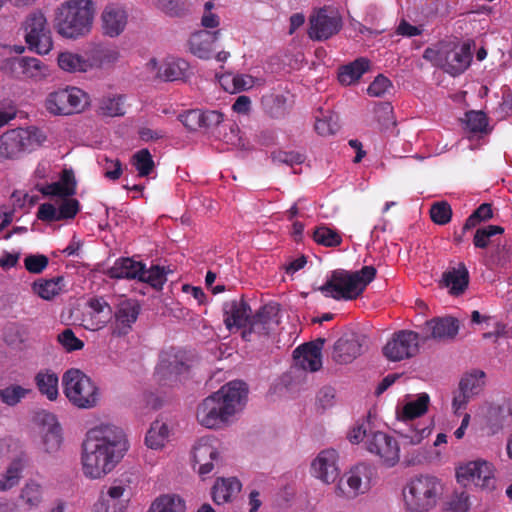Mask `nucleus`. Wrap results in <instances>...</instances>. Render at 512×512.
I'll use <instances>...</instances> for the list:
<instances>
[{
  "instance_id": "f257e3e1",
  "label": "nucleus",
  "mask_w": 512,
  "mask_h": 512,
  "mask_svg": "<svg viewBox=\"0 0 512 512\" xmlns=\"http://www.w3.org/2000/svg\"><path fill=\"white\" fill-rule=\"evenodd\" d=\"M127 449V440L121 428L106 424L91 429L82 445L84 475L91 479L107 475Z\"/></svg>"
},
{
  "instance_id": "f03ea898",
  "label": "nucleus",
  "mask_w": 512,
  "mask_h": 512,
  "mask_svg": "<svg viewBox=\"0 0 512 512\" xmlns=\"http://www.w3.org/2000/svg\"><path fill=\"white\" fill-rule=\"evenodd\" d=\"M248 395L245 382L231 381L206 397L197 407L198 423L208 429H220L242 410Z\"/></svg>"
},
{
  "instance_id": "7ed1b4c3",
  "label": "nucleus",
  "mask_w": 512,
  "mask_h": 512,
  "mask_svg": "<svg viewBox=\"0 0 512 512\" xmlns=\"http://www.w3.org/2000/svg\"><path fill=\"white\" fill-rule=\"evenodd\" d=\"M94 13L92 0H68L57 9L55 29L67 39L85 37L92 30Z\"/></svg>"
},
{
  "instance_id": "20e7f679",
  "label": "nucleus",
  "mask_w": 512,
  "mask_h": 512,
  "mask_svg": "<svg viewBox=\"0 0 512 512\" xmlns=\"http://www.w3.org/2000/svg\"><path fill=\"white\" fill-rule=\"evenodd\" d=\"M376 273L377 270L372 265L363 266L359 271L354 272L336 269L331 272L319 290L325 297L335 300H354L374 280Z\"/></svg>"
},
{
  "instance_id": "39448f33",
  "label": "nucleus",
  "mask_w": 512,
  "mask_h": 512,
  "mask_svg": "<svg viewBox=\"0 0 512 512\" xmlns=\"http://www.w3.org/2000/svg\"><path fill=\"white\" fill-rule=\"evenodd\" d=\"M443 490L441 480L435 476H414L402 489L404 507L409 512H428L436 507Z\"/></svg>"
},
{
  "instance_id": "423d86ee",
  "label": "nucleus",
  "mask_w": 512,
  "mask_h": 512,
  "mask_svg": "<svg viewBox=\"0 0 512 512\" xmlns=\"http://www.w3.org/2000/svg\"><path fill=\"white\" fill-rule=\"evenodd\" d=\"M63 392L76 407L90 409L99 400V391L95 383L81 370L71 368L62 376Z\"/></svg>"
},
{
  "instance_id": "0eeeda50",
  "label": "nucleus",
  "mask_w": 512,
  "mask_h": 512,
  "mask_svg": "<svg viewBox=\"0 0 512 512\" xmlns=\"http://www.w3.org/2000/svg\"><path fill=\"white\" fill-rule=\"evenodd\" d=\"M45 137L36 128H16L0 136V160L18 159L24 153L39 146Z\"/></svg>"
},
{
  "instance_id": "6e6552de",
  "label": "nucleus",
  "mask_w": 512,
  "mask_h": 512,
  "mask_svg": "<svg viewBox=\"0 0 512 512\" xmlns=\"http://www.w3.org/2000/svg\"><path fill=\"white\" fill-rule=\"evenodd\" d=\"M87 93L77 87H67L50 93L45 101L46 109L54 115H70L81 112L88 105Z\"/></svg>"
},
{
  "instance_id": "1a4fd4ad",
  "label": "nucleus",
  "mask_w": 512,
  "mask_h": 512,
  "mask_svg": "<svg viewBox=\"0 0 512 512\" xmlns=\"http://www.w3.org/2000/svg\"><path fill=\"white\" fill-rule=\"evenodd\" d=\"M25 30V41L30 50L38 54H48L53 41L51 31L47 26V20L43 13L37 11L31 13L23 24Z\"/></svg>"
},
{
  "instance_id": "9d476101",
  "label": "nucleus",
  "mask_w": 512,
  "mask_h": 512,
  "mask_svg": "<svg viewBox=\"0 0 512 512\" xmlns=\"http://www.w3.org/2000/svg\"><path fill=\"white\" fill-rule=\"evenodd\" d=\"M456 478L464 485L472 483L485 490L495 488L494 468L488 461L478 459L459 466L456 470Z\"/></svg>"
},
{
  "instance_id": "9b49d317",
  "label": "nucleus",
  "mask_w": 512,
  "mask_h": 512,
  "mask_svg": "<svg viewBox=\"0 0 512 512\" xmlns=\"http://www.w3.org/2000/svg\"><path fill=\"white\" fill-rule=\"evenodd\" d=\"M419 350V334L411 330H400L383 347L384 356L393 362L408 359Z\"/></svg>"
},
{
  "instance_id": "f8f14e48",
  "label": "nucleus",
  "mask_w": 512,
  "mask_h": 512,
  "mask_svg": "<svg viewBox=\"0 0 512 512\" xmlns=\"http://www.w3.org/2000/svg\"><path fill=\"white\" fill-rule=\"evenodd\" d=\"M4 73L17 79H41L46 76L47 68L38 58L14 57L6 59L1 67Z\"/></svg>"
},
{
  "instance_id": "ddd939ff",
  "label": "nucleus",
  "mask_w": 512,
  "mask_h": 512,
  "mask_svg": "<svg viewBox=\"0 0 512 512\" xmlns=\"http://www.w3.org/2000/svg\"><path fill=\"white\" fill-rule=\"evenodd\" d=\"M366 448L377 455L387 467L395 466L400 459V448L397 441L386 433L372 432L366 440Z\"/></svg>"
},
{
  "instance_id": "4468645a",
  "label": "nucleus",
  "mask_w": 512,
  "mask_h": 512,
  "mask_svg": "<svg viewBox=\"0 0 512 512\" xmlns=\"http://www.w3.org/2000/svg\"><path fill=\"white\" fill-rule=\"evenodd\" d=\"M342 18L338 13L328 15L324 9L310 18L309 37L313 40H327L342 28Z\"/></svg>"
},
{
  "instance_id": "2eb2a0df",
  "label": "nucleus",
  "mask_w": 512,
  "mask_h": 512,
  "mask_svg": "<svg viewBox=\"0 0 512 512\" xmlns=\"http://www.w3.org/2000/svg\"><path fill=\"white\" fill-rule=\"evenodd\" d=\"M217 440L214 437H201L192 449L193 461L199 465L198 472L204 476L209 474L214 467L213 462L219 457L216 447Z\"/></svg>"
},
{
  "instance_id": "dca6fc26",
  "label": "nucleus",
  "mask_w": 512,
  "mask_h": 512,
  "mask_svg": "<svg viewBox=\"0 0 512 512\" xmlns=\"http://www.w3.org/2000/svg\"><path fill=\"white\" fill-rule=\"evenodd\" d=\"M445 71L453 76L463 73L470 65L472 53L470 45H454L451 49L440 51Z\"/></svg>"
},
{
  "instance_id": "f3484780",
  "label": "nucleus",
  "mask_w": 512,
  "mask_h": 512,
  "mask_svg": "<svg viewBox=\"0 0 512 512\" xmlns=\"http://www.w3.org/2000/svg\"><path fill=\"white\" fill-rule=\"evenodd\" d=\"M89 311L83 315V326L96 331L103 328L113 317V310L103 297H93L87 302Z\"/></svg>"
},
{
  "instance_id": "a211bd4d",
  "label": "nucleus",
  "mask_w": 512,
  "mask_h": 512,
  "mask_svg": "<svg viewBox=\"0 0 512 512\" xmlns=\"http://www.w3.org/2000/svg\"><path fill=\"white\" fill-rule=\"evenodd\" d=\"M365 337L356 333L345 334L334 345L333 358L340 364L351 363L362 354Z\"/></svg>"
},
{
  "instance_id": "6ab92c4d",
  "label": "nucleus",
  "mask_w": 512,
  "mask_h": 512,
  "mask_svg": "<svg viewBox=\"0 0 512 512\" xmlns=\"http://www.w3.org/2000/svg\"><path fill=\"white\" fill-rule=\"evenodd\" d=\"M224 323L228 330L232 328H248L251 316V307L244 297L227 301L223 305Z\"/></svg>"
},
{
  "instance_id": "aec40b11",
  "label": "nucleus",
  "mask_w": 512,
  "mask_h": 512,
  "mask_svg": "<svg viewBox=\"0 0 512 512\" xmlns=\"http://www.w3.org/2000/svg\"><path fill=\"white\" fill-rule=\"evenodd\" d=\"M338 453L334 449L321 451L311 464V470L315 477L324 483H333L339 477L337 466Z\"/></svg>"
},
{
  "instance_id": "412c9836",
  "label": "nucleus",
  "mask_w": 512,
  "mask_h": 512,
  "mask_svg": "<svg viewBox=\"0 0 512 512\" xmlns=\"http://www.w3.org/2000/svg\"><path fill=\"white\" fill-rule=\"evenodd\" d=\"M459 331V321L451 316L435 317L425 322L423 332L425 339L445 341L453 339Z\"/></svg>"
},
{
  "instance_id": "4be33fe9",
  "label": "nucleus",
  "mask_w": 512,
  "mask_h": 512,
  "mask_svg": "<svg viewBox=\"0 0 512 512\" xmlns=\"http://www.w3.org/2000/svg\"><path fill=\"white\" fill-rule=\"evenodd\" d=\"M189 366L185 361V355L181 351H165L160 356L156 367V374L160 379H171L187 373Z\"/></svg>"
},
{
  "instance_id": "5701e85b",
  "label": "nucleus",
  "mask_w": 512,
  "mask_h": 512,
  "mask_svg": "<svg viewBox=\"0 0 512 512\" xmlns=\"http://www.w3.org/2000/svg\"><path fill=\"white\" fill-rule=\"evenodd\" d=\"M128 22L126 10L118 5H107L101 14V26L103 34L111 38L119 36Z\"/></svg>"
},
{
  "instance_id": "b1692460",
  "label": "nucleus",
  "mask_w": 512,
  "mask_h": 512,
  "mask_svg": "<svg viewBox=\"0 0 512 512\" xmlns=\"http://www.w3.org/2000/svg\"><path fill=\"white\" fill-rule=\"evenodd\" d=\"M324 342V339L319 338L316 341L305 343L294 350V358L304 370L316 372L322 367L321 351Z\"/></svg>"
},
{
  "instance_id": "393cba45",
  "label": "nucleus",
  "mask_w": 512,
  "mask_h": 512,
  "mask_svg": "<svg viewBox=\"0 0 512 512\" xmlns=\"http://www.w3.org/2000/svg\"><path fill=\"white\" fill-rule=\"evenodd\" d=\"M139 313L140 306L135 300L125 299L120 301L115 312H113L115 318L114 334L119 336L128 334Z\"/></svg>"
},
{
  "instance_id": "a878e982",
  "label": "nucleus",
  "mask_w": 512,
  "mask_h": 512,
  "mask_svg": "<svg viewBox=\"0 0 512 512\" xmlns=\"http://www.w3.org/2000/svg\"><path fill=\"white\" fill-rule=\"evenodd\" d=\"M221 32L199 30L193 33L189 40V51L200 59H210L213 55V45L218 40Z\"/></svg>"
},
{
  "instance_id": "bb28decb",
  "label": "nucleus",
  "mask_w": 512,
  "mask_h": 512,
  "mask_svg": "<svg viewBox=\"0 0 512 512\" xmlns=\"http://www.w3.org/2000/svg\"><path fill=\"white\" fill-rule=\"evenodd\" d=\"M278 307L274 304L262 306L254 315L250 316L248 329L242 332V337L249 340V336L253 332L264 333L267 325L277 316Z\"/></svg>"
},
{
  "instance_id": "cd10ccee",
  "label": "nucleus",
  "mask_w": 512,
  "mask_h": 512,
  "mask_svg": "<svg viewBox=\"0 0 512 512\" xmlns=\"http://www.w3.org/2000/svg\"><path fill=\"white\" fill-rule=\"evenodd\" d=\"M444 285L450 289L452 295L464 293L469 284V272L464 263H459L442 275Z\"/></svg>"
},
{
  "instance_id": "c85d7f7f",
  "label": "nucleus",
  "mask_w": 512,
  "mask_h": 512,
  "mask_svg": "<svg viewBox=\"0 0 512 512\" xmlns=\"http://www.w3.org/2000/svg\"><path fill=\"white\" fill-rule=\"evenodd\" d=\"M368 467L364 464L356 465L346 474L345 483L348 486V489L345 490L343 487V479L338 483L336 490L337 494L340 496H345L347 498L356 497L359 493H361V485H362V476L367 477Z\"/></svg>"
},
{
  "instance_id": "c756f323",
  "label": "nucleus",
  "mask_w": 512,
  "mask_h": 512,
  "mask_svg": "<svg viewBox=\"0 0 512 512\" xmlns=\"http://www.w3.org/2000/svg\"><path fill=\"white\" fill-rule=\"evenodd\" d=\"M42 421L48 425L42 437L44 450L46 453L54 454L60 449L62 444L61 427L57 423L55 416L50 413H43Z\"/></svg>"
},
{
  "instance_id": "7c9ffc66",
  "label": "nucleus",
  "mask_w": 512,
  "mask_h": 512,
  "mask_svg": "<svg viewBox=\"0 0 512 512\" xmlns=\"http://www.w3.org/2000/svg\"><path fill=\"white\" fill-rule=\"evenodd\" d=\"M143 264L131 258H119L107 271L112 279H138L142 274Z\"/></svg>"
},
{
  "instance_id": "2f4dec72",
  "label": "nucleus",
  "mask_w": 512,
  "mask_h": 512,
  "mask_svg": "<svg viewBox=\"0 0 512 512\" xmlns=\"http://www.w3.org/2000/svg\"><path fill=\"white\" fill-rule=\"evenodd\" d=\"M241 487L235 477L218 479L212 488L213 501L218 505L230 502L241 491Z\"/></svg>"
},
{
  "instance_id": "473e14b6",
  "label": "nucleus",
  "mask_w": 512,
  "mask_h": 512,
  "mask_svg": "<svg viewBox=\"0 0 512 512\" xmlns=\"http://www.w3.org/2000/svg\"><path fill=\"white\" fill-rule=\"evenodd\" d=\"M41 192L44 195L58 196L63 199L76 193V182L72 171L64 170L60 181L46 185Z\"/></svg>"
},
{
  "instance_id": "72a5a7b5",
  "label": "nucleus",
  "mask_w": 512,
  "mask_h": 512,
  "mask_svg": "<svg viewBox=\"0 0 512 512\" xmlns=\"http://www.w3.org/2000/svg\"><path fill=\"white\" fill-rule=\"evenodd\" d=\"M189 70V63L184 59L166 60L158 69V78L164 81H179L186 78Z\"/></svg>"
},
{
  "instance_id": "f704fd0d",
  "label": "nucleus",
  "mask_w": 512,
  "mask_h": 512,
  "mask_svg": "<svg viewBox=\"0 0 512 512\" xmlns=\"http://www.w3.org/2000/svg\"><path fill=\"white\" fill-rule=\"evenodd\" d=\"M430 397L427 393H420L417 399L407 402L401 412H397V419L401 422L408 423L416 418L424 415L428 410Z\"/></svg>"
},
{
  "instance_id": "c9c22d12",
  "label": "nucleus",
  "mask_w": 512,
  "mask_h": 512,
  "mask_svg": "<svg viewBox=\"0 0 512 512\" xmlns=\"http://www.w3.org/2000/svg\"><path fill=\"white\" fill-rule=\"evenodd\" d=\"M58 382L59 379L57 374L49 369L40 370L35 375V384L37 389L50 401L56 400L59 395Z\"/></svg>"
},
{
  "instance_id": "e433bc0d",
  "label": "nucleus",
  "mask_w": 512,
  "mask_h": 512,
  "mask_svg": "<svg viewBox=\"0 0 512 512\" xmlns=\"http://www.w3.org/2000/svg\"><path fill=\"white\" fill-rule=\"evenodd\" d=\"M370 62L366 58H358L339 69L338 80L341 84L350 85L361 78L369 69Z\"/></svg>"
},
{
  "instance_id": "4c0bfd02",
  "label": "nucleus",
  "mask_w": 512,
  "mask_h": 512,
  "mask_svg": "<svg viewBox=\"0 0 512 512\" xmlns=\"http://www.w3.org/2000/svg\"><path fill=\"white\" fill-rule=\"evenodd\" d=\"M64 287V277L56 276L51 279H41L32 285L34 293L44 300H51L57 296Z\"/></svg>"
},
{
  "instance_id": "58836bf2",
  "label": "nucleus",
  "mask_w": 512,
  "mask_h": 512,
  "mask_svg": "<svg viewBox=\"0 0 512 512\" xmlns=\"http://www.w3.org/2000/svg\"><path fill=\"white\" fill-rule=\"evenodd\" d=\"M185 501L175 494H163L158 496L151 504L147 512H184Z\"/></svg>"
},
{
  "instance_id": "ea45409f",
  "label": "nucleus",
  "mask_w": 512,
  "mask_h": 512,
  "mask_svg": "<svg viewBox=\"0 0 512 512\" xmlns=\"http://www.w3.org/2000/svg\"><path fill=\"white\" fill-rule=\"evenodd\" d=\"M488 421L493 432L498 431L506 424H510L512 421V403L504 401L501 405L490 407Z\"/></svg>"
},
{
  "instance_id": "a19ab883",
  "label": "nucleus",
  "mask_w": 512,
  "mask_h": 512,
  "mask_svg": "<svg viewBox=\"0 0 512 512\" xmlns=\"http://www.w3.org/2000/svg\"><path fill=\"white\" fill-rule=\"evenodd\" d=\"M169 437V428L166 423L159 420L154 421L148 430L145 443L151 449H161L164 447Z\"/></svg>"
},
{
  "instance_id": "79ce46f5",
  "label": "nucleus",
  "mask_w": 512,
  "mask_h": 512,
  "mask_svg": "<svg viewBox=\"0 0 512 512\" xmlns=\"http://www.w3.org/2000/svg\"><path fill=\"white\" fill-rule=\"evenodd\" d=\"M315 130L321 136H329L335 134L339 128V117L331 111H320V116H316Z\"/></svg>"
},
{
  "instance_id": "37998d69",
  "label": "nucleus",
  "mask_w": 512,
  "mask_h": 512,
  "mask_svg": "<svg viewBox=\"0 0 512 512\" xmlns=\"http://www.w3.org/2000/svg\"><path fill=\"white\" fill-rule=\"evenodd\" d=\"M57 61L62 70L70 73L85 72L89 66L82 56L72 52L60 53Z\"/></svg>"
},
{
  "instance_id": "c03bdc74",
  "label": "nucleus",
  "mask_w": 512,
  "mask_h": 512,
  "mask_svg": "<svg viewBox=\"0 0 512 512\" xmlns=\"http://www.w3.org/2000/svg\"><path fill=\"white\" fill-rule=\"evenodd\" d=\"M20 499L28 509L37 508L43 499V490L40 484L29 481L22 488Z\"/></svg>"
},
{
  "instance_id": "a18cd8bd",
  "label": "nucleus",
  "mask_w": 512,
  "mask_h": 512,
  "mask_svg": "<svg viewBox=\"0 0 512 512\" xmlns=\"http://www.w3.org/2000/svg\"><path fill=\"white\" fill-rule=\"evenodd\" d=\"M131 164L135 167L139 177H147L153 171L155 164L150 151L147 148L138 150L131 158Z\"/></svg>"
},
{
  "instance_id": "49530a36",
  "label": "nucleus",
  "mask_w": 512,
  "mask_h": 512,
  "mask_svg": "<svg viewBox=\"0 0 512 512\" xmlns=\"http://www.w3.org/2000/svg\"><path fill=\"white\" fill-rule=\"evenodd\" d=\"M313 240L325 247H338L342 243L341 235L336 231L327 226L316 227L313 232Z\"/></svg>"
},
{
  "instance_id": "de8ad7c7",
  "label": "nucleus",
  "mask_w": 512,
  "mask_h": 512,
  "mask_svg": "<svg viewBox=\"0 0 512 512\" xmlns=\"http://www.w3.org/2000/svg\"><path fill=\"white\" fill-rule=\"evenodd\" d=\"M124 98L122 95L104 96L99 102V111L104 116L124 115Z\"/></svg>"
},
{
  "instance_id": "09e8293b",
  "label": "nucleus",
  "mask_w": 512,
  "mask_h": 512,
  "mask_svg": "<svg viewBox=\"0 0 512 512\" xmlns=\"http://www.w3.org/2000/svg\"><path fill=\"white\" fill-rule=\"evenodd\" d=\"M141 273L139 281L148 283L155 289H162L163 285L167 281V271L164 267H160L159 265H153L149 269H146L143 264Z\"/></svg>"
},
{
  "instance_id": "8fccbe9b",
  "label": "nucleus",
  "mask_w": 512,
  "mask_h": 512,
  "mask_svg": "<svg viewBox=\"0 0 512 512\" xmlns=\"http://www.w3.org/2000/svg\"><path fill=\"white\" fill-rule=\"evenodd\" d=\"M31 392L32 390L30 388L12 384L0 389V400L8 406H15Z\"/></svg>"
},
{
  "instance_id": "3c124183",
  "label": "nucleus",
  "mask_w": 512,
  "mask_h": 512,
  "mask_svg": "<svg viewBox=\"0 0 512 512\" xmlns=\"http://www.w3.org/2000/svg\"><path fill=\"white\" fill-rule=\"evenodd\" d=\"M485 373L481 370H474L469 374H466L460 380V389L466 391L471 396L478 394L485 384Z\"/></svg>"
},
{
  "instance_id": "603ef678",
  "label": "nucleus",
  "mask_w": 512,
  "mask_h": 512,
  "mask_svg": "<svg viewBox=\"0 0 512 512\" xmlns=\"http://www.w3.org/2000/svg\"><path fill=\"white\" fill-rule=\"evenodd\" d=\"M120 57V52L114 46H100L93 51V60L100 67L115 64Z\"/></svg>"
},
{
  "instance_id": "864d4df0",
  "label": "nucleus",
  "mask_w": 512,
  "mask_h": 512,
  "mask_svg": "<svg viewBox=\"0 0 512 512\" xmlns=\"http://www.w3.org/2000/svg\"><path fill=\"white\" fill-rule=\"evenodd\" d=\"M504 228L498 225H488L478 228L473 237V244L476 248L485 249L490 244V238L496 234H502Z\"/></svg>"
},
{
  "instance_id": "5fc2aeb1",
  "label": "nucleus",
  "mask_w": 512,
  "mask_h": 512,
  "mask_svg": "<svg viewBox=\"0 0 512 512\" xmlns=\"http://www.w3.org/2000/svg\"><path fill=\"white\" fill-rule=\"evenodd\" d=\"M467 129L472 133L484 132L488 126V119L482 111H469L465 114Z\"/></svg>"
},
{
  "instance_id": "6e6d98bb",
  "label": "nucleus",
  "mask_w": 512,
  "mask_h": 512,
  "mask_svg": "<svg viewBox=\"0 0 512 512\" xmlns=\"http://www.w3.org/2000/svg\"><path fill=\"white\" fill-rule=\"evenodd\" d=\"M430 217L438 225L449 223L452 217L451 206L445 201L434 203L430 208Z\"/></svg>"
},
{
  "instance_id": "4d7b16f0",
  "label": "nucleus",
  "mask_w": 512,
  "mask_h": 512,
  "mask_svg": "<svg viewBox=\"0 0 512 512\" xmlns=\"http://www.w3.org/2000/svg\"><path fill=\"white\" fill-rule=\"evenodd\" d=\"M57 340L66 352L78 351L84 347V342L76 337L71 328H66L58 334Z\"/></svg>"
},
{
  "instance_id": "13d9d810",
  "label": "nucleus",
  "mask_w": 512,
  "mask_h": 512,
  "mask_svg": "<svg viewBox=\"0 0 512 512\" xmlns=\"http://www.w3.org/2000/svg\"><path fill=\"white\" fill-rule=\"evenodd\" d=\"M161 10L171 17H183L188 14L185 0H159Z\"/></svg>"
},
{
  "instance_id": "bf43d9fd",
  "label": "nucleus",
  "mask_w": 512,
  "mask_h": 512,
  "mask_svg": "<svg viewBox=\"0 0 512 512\" xmlns=\"http://www.w3.org/2000/svg\"><path fill=\"white\" fill-rule=\"evenodd\" d=\"M271 158L274 163L286 164L288 166L301 164L305 161V156L296 151H274L271 154Z\"/></svg>"
},
{
  "instance_id": "052dcab7",
  "label": "nucleus",
  "mask_w": 512,
  "mask_h": 512,
  "mask_svg": "<svg viewBox=\"0 0 512 512\" xmlns=\"http://www.w3.org/2000/svg\"><path fill=\"white\" fill-rule=\"evenodd\" d=\"M80 210V203L74 198H65L57 208L59 221L73 219Z\"/></svg>"
},
{
  "instance_id": "680f3d73",
  "label": "nucleus",
  "mask_w": 512,
  "mask_h": 512,
  "mask_svg": "<svg viewBox=\"0 0 512 512\" xmlns=\"http://www.w3.org/2000/svg\"><path fill=\"white\" fill-rule=\"evenodd\" d=\"M267 109L274 118L283 117L287 112V99L284 95H271L267 99Z\"/></svg>"
},
{
  "instance_id": "e2e57ef3",
  "label": "nucleus",
  "mask_w": 512,
  "mask_h": 512,
  "mask_svg": "<svg viewBox=\"0 0 512 512\" xmlns=\"http://www.w3.org/2000/svg\"><path fill=\"white\" fill-rule=\"evenodd\" d=\"M202 117L203 111L199 109L188 110L178 116L183 125L191 131H196L198 128H202Z\"/></svg>"
},
{
  "instance_id": "0e129e2a",
  "label": "nucleus",
  "mask_w": 512,
  "mask_h": 512,
  "mask_svg": "<svg viewBox=\"0 0 512 512\" xmlns=\"http://www.w3.org/2000/svg\"><path fill=\"white\" fill-rule=\"evenodd\" d=\"M430 433L431 430L427 426L416 428L410 427L399 431L401 437L411 445L419 444L424 438L428 437Z\"/></svg>"
},
{
  "instance_id": "69168bd1",
  "label": "nucleus",
  "mask_w": 512,
  "mask_h": 512,
  "mask_svg": "<svg viewBox=\"0 0 512 512\" xmlns=\"http://www.w3.org/2000/svg\"><path fill=\"white\" fill-rule=\"evenodd\" d=\"M103 170V175L109 180H118L122 175V163L119 159H110L104 157L100 162Z\"/></svg>"
},
{
  "instance_id": "338daca9",
  "label": "nucleus",
  "mask_w": 512,
  "mask_h": 512,
  "mask_svg": "<svg viewBox=\"0 0 512 512\" xmlns=\"http://www.w3.org/2000/svg\"><path fill=\"white\" fill-rule=\"evenodd\" d=\"M492 267L503 268L510 261V249L506 244H498L490 255Z\"/></svg>"
},
{
  "instance_id": "774afa93",
  "label": "nucleus",
  "mask_w": 512,
  "mask_h": 512,
  "mask_svg": "<svg viewBox=\"0 0 512 512\" xmlns=\"http://www.w3.org/2000/svg\"><path fill=\"white\" fill-rule=\"evenodd\" d=\"M470 506L469 494L464 490L455 491L449 501V508L453 512H467Z\"/></svg>"
}]
</instances>
